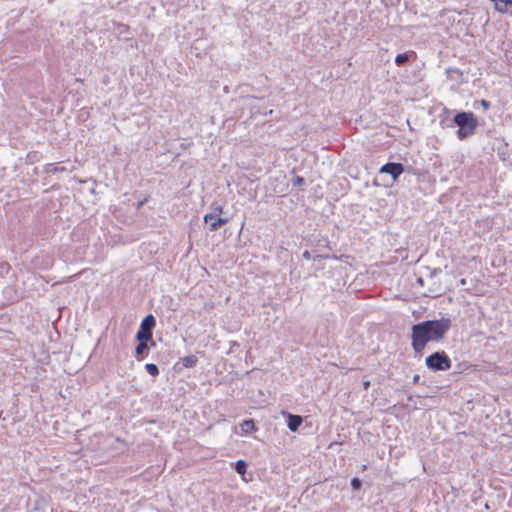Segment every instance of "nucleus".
Segmentation results:
<instances>
[{"label":"nucleus","instance_id":"nucleus-8","mask_svg":"<svg viewBox=\"0 0 512 512\" xmlns=\"http://www.w3.org/2000/svg\"><path fill=\"white\" fill-rule=\"evenodd\" d=\"M302 421L303 420L301 416L288 414L287 425L292 432L298 430L299 426L302 424Z\"/></svg>","mask_w":512,"mask_h":512},{"label":"nucleus","instance_id":"nucleus-14","mask_svg":"<svg viewBox=\"0 0 512 512\" xmlns=\"http://www.w3.org/2000/svg\"><path fill=\"white\" fill-rule=\"evenodd\" d=\"M408 60H409V54L401 53L396 56L395 63H396V65L400 66V65L404 64L405 62H407Z\"/></svg>","mask_w":512,"mask_h":512},{"label":"nucleus","instance_id":"nucleus-21","mask_svg":"<svg viewBox=\"0 0 512 512\" xmlns=\"http://www.w3.org/2000/svg\"><path fill=\"white\" fill-rule=\"evenodd\" d=\"M303 257L306 258V259H309L310 258V253L308 251H305L303 253Z\"/></svg>","mask_w":512,"mask_h":512},{"label":"nucleus","instance_id":"nucleus-10","mask_svg":"<svg viewBox=\"0 0 512 512\" xmlns=\"http://www.w3.org/2000/svg\"><path fill=\"white\" fill-rule=\"evenodd\" d=\"M139 343L135 348V354L136 357L140 360V356L144 353V351L147 349V341L148 340H138Z\"/></svg>","mask_w":512,"mask_h":512},{"label":"nucleus","instance_id":"nucleus-17","mask_svg":"<svg viewBox=\"0 0 512 512\" xmlns=\"http://www.w3.org/2000/svg\"><path fill=\"white\" fill-rule=\"evenodd\" d=\"M223 213V206L218 205L214 207V214L220 216Z\"/></svg>","mask_w":512,"mask_h":512},{"label":"nucleus","instance_id":"nucleus-3","mask_svg":"<svg viewBox=\"0 0 512 512\" xmlns=\"http://www.w3.org/2000/svg\"><path fill=\"white\" fill-rule=\"evenodd\" d=\"M425 364L432 371H445L451 368L452 361L445 351H437L426 357Z\"/></svg>","mask_w":512,"mask_h":512},{"label":"nucleus","instance_id":"nucleus-2","mask_svg":"<svg viewBox=\"0 0 512 512\" xmlns=\"http://www.w3.org/2000/svg\"><path fill=\"white\" fill-rule=\"evenodd\" d=\"M454 122L459 126L457 136L461 140L472 135L477 126V121L474 114L471 112H460L456 114Z\"/></svg>","mask_w":512,"mask_h":512},{"label":"nucleus","instance_id":"nucleus-4","mask_svg":"<svg viewBox=\"0 0 512 512\" xmlns=\"http://www.w3.org/2000/svg\"><path fill=\"white\" fill-rule=\"evenodd\" d=\"M154 326V316L152 314L147 315L140 324V328L136 334L137 340H151Z\"/></svg>","mask_w":512,"mask_h":512},{"label":"nucleus","instance_id":"nucleus-22","mask_svg":"<svg viewBox=\"0 0 512 512\" xmlns=\"http://www.w3.org/2000/svg\"><path fill=\"white\" fill-rule=\"evenodd\" d=\"M369 386H370V382L369 381H365L364 382V388L368 389Z\"/></svg>","mask_w":512,"mask_h":512},{"label":"nucleus","instance_id":"nucleus-13","mask_svg":"<svg viewBox=\"0 0 512 512\" xmlns=\"http://www.w3.org/2000/svg\"><path fill=\"white\" fill-rule=\"evenodd\" d=\"M145 369L153 377H155L159 374V369H158L157 365H155L153 363H147L145 365Z\"/></svg>","mask_w":512,"mask_h":512},{"label":"nucleus","instance_id":"nucleus-6","mask_svg":"<svg viewBox=\"0 0 512 512\" xmlns=\"http://www.w3.org/2000/svg\"><path fill=\"white\" fill-rule=\"evenodd\" d=\"M204 222L210 225V230L215 231L220 226L228 222L227 218H222L214 213H207L204 215Z\"/></svg>","mask_w":512,"mask_h":512},{"label":"nucleus","instance_id":"nucleus-20","mask_svg":"<svg viewBox=\"0 0 512 512\" xmlns=\"http://www.w3.org/2000/svg\"><path fill=\"white\" fill-rule=\"evenodd\" d=\"M303 181H304V180H303V178H302V177H297V178H296V183H297V184H302V182H303Z\"/></svg>","mask_w":512,"mask_h":512},{"label":"nucleus","instance_id":"nucleus-1","mask_svg":"<svg viewBox=\"0 0 512 512\" xmlns=\"http://www.w3.org/2000/svg\"><path fill=\"white\" fill-rule=\"evenodd\" d=\"M451 320L441 318L427 320L412 326L411 345L416 353H422L429 342H440L449 331Z\"/></svg>","mask_w":512,"mask_h":512},{"label":"nucleus","instance_id":"nucleus-16","mask_svg":"<svg viewBox=\"0 0 512 512\" xmlns=\"http://www.w3.org/2000/svg\"><path fill=\"white\" fill-rule=\"evenodd\" d=\"M351 486L354 490H359L361 488V481L358 478H353L351 480Z\"/></svg>","mask_w":512,"mask_h":512},{"label":"nucleus","instance_id":"nucleus-19","mask_svg":"<svg viewBox=\"0 0 512 512\" xmlns=\"http://www.w3.org/2000/svg\"><path fill=\"white\" fill-rule=\"evenodd\" d=\"M419 380H420V376H419V375H414V377H413V383H415V384H416V383H418V382H419Z\"/></svg>","mask_w":512,"mask_h":512},{"label":"nucleus","instance_id":"nucleus-5","mask_svg":"<svg viewBox=\"0 0 512 512\" xmlns=\"http://www.w3.org/2000/svg\"><path fill=\"white\" fill-rule=\"evenodd\" d=\"M379 172L391 175L393 180L396 181L398 177L404 172V167L401 163L389 162L383 165Z\"/></svg>","mask_w":512,"mask_h":512},{"label":"nucleus","instance_id":"nucleus-7","mask_svg":"<svg viewBox=\"0 0 512 512\" xmlns=\"http://www.w3.org/2000/svg\"><path fill=\"white\" fill-rule=\"evenodd\" d=\"M494 9L501 13L512 16V0H490Z\"/></svg>","mask_w":512,"mask_h":512},{"label":"nucleus","instance_id":"nucleus-15","mask_svg":"<svg viewBox=\"0 0 512 512\" xmlns=\"http://www.w3.org/2000/svg\"><path fill=\"white\" fill-rule=\"evenodd\" d=\"M457 368L460 372L470 371L473 368V365L469 362H462L457 365Z\"/></svg>","mask_w":512,"mask_h":512},{"label":"nucleus","instance_id":"nucleus-11","mask_svg":"<svg viewBox=\"0 0 512 512\" xmlns=\"http://www.w3.org/2000/svg\"><path fill=\"white\" fill-rule=\"evenodd\" d=\"M196 363L197 358L193 355L185 356L184 358H182V364L186 368H192L196 365Z\"/></svg>","mask_w":512,"mask_h":512},{"label":"nucleus","instance_id":"nucleus-18","mask_svg":"<svg viewBox=\"0 0 512 512\" xmlns=\"http://www.w3.org/2000/svg\"><path fill=\"white\" fill-rule=\"evenodd\" d=\"M481 104H482V106H483L485 109H487V108L489 107V102H488V101H486V100H482V101H481Z\"/></svg>","mask_w":512,"mask_h":512},{"label":"nucleus","instance_id":"nucleus-9","mask_svg":"<svg viewBox=\"0 0 512 512\" xmlns=\"http://www.w3.org/2000/svg\"><path fill=\"white\" fill-rule=\"evenodd\" d=\"M242 434H248L257 430L253 420H244L240 423Z\"/></svg>","mask_w":512,"mask_h":512},{"label":"nucleus","instance_id":"nucleus-12","mask_svg":"<svg viewBox=\"0 0 512 512\" xmlns=\"http://www.w3.org/2000/svg\"><path fill=\"white\" fill-rule=\"evenodd\" d=\"M235 469L238 474L244 475L247 471V463L244 460H238Z\"/></svg>","mask_w":512,"mask_h":512}]
</instances>
